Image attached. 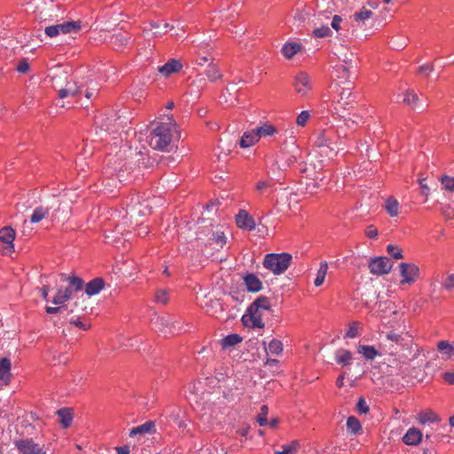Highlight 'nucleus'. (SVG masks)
I'll list each match as a JSON object with an SVG mask.
<instances>
[{
	"mask_svg": "<svg viewBox=\"0 0 454 454\" xmlns=\"http://www.w3.org/2000/svg\"><path fill=\"white\" fill-rule=\"evenodd\" d=\"M358 353L363 355L367 360H373L376 356H380V352L371 345H361L358 348Z\"/></svg>",
	"mask_w": 454,
	"mask_h": 454,
	"instance_id": "nucleus-31",
	"label": "nucleus"
},
{
	"mask_svg": "<svg viewBox=\"0 0 454 454\" xmlns=\"http://www.w3.org/2000/svg\"><path fill=\"white\" fill-rule=\"evenodd\" d=\"M336 362L342 365H348L352 360V354L347 349H339L335 355Z\"/></svg>",
	"mask_w": 454,
	"mask_h": 454,
	"instance_id": "nucleus-37",
	"label": "nucleus"
},
{
	"mask_svg": "<svg viewBox=\"0 0 454 454\" xmlns=\"http://www.w3.org/2000/svg\"><path fill=\"white\" fill-rule=\"evenodd\" d=\"M236 223L239 228L252 231L255 228L254 220L246 210H239L236 215Z\"/></svg>",
	"mask_w": 454,
	"mask_h": 454,
	"instance_id": "nucleus-15",
	"label": "nucleus"
},
{
	"mask_svg": "<svg viewBox=\"0 0 454 454\" xmlns=\"http://www.w3.org/2000/svg\"><path fill=\"white\" fill-rule=\"evenodd\" d=\"M69 323L72 324V325H75L76 326H78L79 328H81L83 331H86V330L89 329V326H87L84 323H82L80 320L79 317H77L76 318L71 317L69 319Z\"/></svg>",
	"mask_w": 454,
	"mask_h": 454,
	"instance_id": "nucleus-62",
	"label": "nucleus"
},
{
	"mask_svg": "<svg viewBox=\"0 0 454 454\" xmlns=\"http://www.w3.org/2000/svg\"><path fill=\"white\" fill-rule=\"evenodd\" d=\"M152 324L156 331L167 335L177 333L181 331L178 322L170 315H163L152 319Z\"/></svg>",
	"mask_w": 454,
	"mask_h": 454,
	"instance_id": "nucleus-7",
	"label": "nucleus"
},
{
	"mask_svg": "<svg viewBox=\"0 0 454 454\" xmlns=\"http://www.w3.org/2000/svg\"><path fill=\"white\" fill-rule=\"evenodd\" d=\"M434 70V66L430 64L422 65L419 67L418 72L419 74H423L426 76H428L430 73Z\"/></svg>",
	"mask_w": 454,
	"mask_h": 454,
	"instance_id": "nucleus-60",
	"label": "nucleus"
},
{
	"mask_svg": "<svg viewBox=\"0 0 454 454\" xmlns=\"http://www.w3.org/2000/svg\"><path fill=\"white\" fill-rule=\"evenodd\" d=\"M292 259V255L288 253L267 254L264 256L262 265L274 275H280L288 269Z\"/></svg>",
	"mask_w": 454,
	"mask_h": 454,
	"instance_id": "nucleus-4",
	"label": "nucleus"
},
{
	"mask_svg": "<svg viewBox=\"0 0 454 454\" xmlns=\"http://www.w3.org/2000/svg\"><path fill=\"white\" fill-rule=\"evenodd\" d=\"M301 45L297 43H286L282 47V53L287 59H292L300 50Z\"/></svg>",
	"mask_w": 454,
	"mask_h": 454,
	"instance_id": "nucleus-33",
	"label": "nucleus"
},
{
	"mask_svg": "<svg viewBox=\"0 0 454 454\" xmlns=\"http://www.w3.org/2000/svg\"><path fill=\"white\" fill-rule=\"evenodd\" d=\"M105 283L103 278H96L90 280L85 286V293L87 295L91 296L98 294L104 287Z\"/></svg>",
	"mask_w": 454,
	"mask_h": 454,
	"instance_id": "nucleus-23",
	"label": "nucleus"
},
{
	"mask_svg": "<svg viewBox=\"0 0 454 454\" xmlns=\"http://www.w3.org/2000/svg\"><path fill=\"white\" fill-rule=\"evenodd\" d=\"M368 268L372 275L381 276L391 271L393 262L386 256H376L370 260Z\"/></svg>",
	"mask_w": 454,
	"mask_h": 454,
	"instance_id": "nucleus-8",
	"label": "nucleus"
},
{
	"mask_svg": "<svg viewBox=\"0 0 454 454\" xmlns=\"http://www.w3.org/2000/svg\"><path fill=\"white\" fill-rule=\"evenodd\" d=\"M168 298V292L166 289H159L155 293V301L157 303L167 304Z\"/></svg>",
	"mask_w": 454,
	"mask_h": 454,
	"instance_id": "nucleus-50",
	"label": "nucleus"
},
{
	"mask_svg": "<svg viewBox=\"0 0 454 454\" xmlns=\"http://www.w3.org/2000/svg\"><path fill=\"white\" fill-rule=\"evenodd\" d=\"M442 287L447 292H452L454 290V273H448L441 280Z\"/></svg>",
	"mask_w": 454,
	"mask_h": 454,
	"instance_id": "nucleus-42",
	"label": "nucleus"
},
{
	"mask_svg": "<svg viewBox=\"0 0 454 454\" xmlns=\"http://www.w3.org/2000/svg\"><path fill=\"white\" fill-rule=\"evenodd\" d=\"M387 252L391 257H393L395 260H400L403 258V250L397 246L389 244L387 247Z\"/></svg>",
	"mask_w": 454,
	"mask_h": 454,
	"instance_id": "nucleus-45",
	"label": "nucleus"
},
{
	"mask_svg": "<svg viewBox=\"0 0 454 454\" xmlns=\"http://www.w3.org/2000/svg\"><path fill=\"white\" fill-rule=\"evenodd\" d=\"M21 454H46V451L32 439H22L14 442Z\"/></svg>",
	"mask_w": 454,
	"mask_h": 454,
	"instance_id": "nucleus-11",
	"label": "nucleus"
},
{
	"mask_svg": "<svg viewBox=\"0 0 454 454\" xmlns=\"http://www.w3.org/2000/svg\"><path fill=\"white\" fill-rule=\"evenodd\" d=\"M129 37L125 35L117 34V35H113L112 43L114 46L122 47L127 44V43L129 42Z\"/></svg>",
	"mask_w": 454,
	"mask_h": 454,
	"instance_id": "nucleus-48",
	"label": "nucleus"
},
{
	"mask_svg": "<svg viewBox=\"0 0 454 454\" xmlns=\"http://www.w3.org/2000/svg\"><path fill=\"white\" fill-rule=\"evenodd\" d=\"M29 65L26 59H22L17 66V71L21 74H25L28 71Z\"/></svg>",
	"mask_w": 454,
	"mask_h": 454,
	"instance_id": "nucleus-63",
	"label": "nucleus"
},
{
	"mask_svg": "<svg viewBox=\"0 0 454 454\" xmlns=\"http://www.w3.org/2000/svg\"><path fill=\"white\" fill-rule=\"evenodd\" d=\"M165 117L167 121H159L153 124L152 131L148 136V143L155 150L168 151L176 132V122L173 115H166Z\"/></svg>",
	"mask_w": 454,
	"mask_h": 454,
	"instance_id": "nucleus-1",
	"label": "nucleus"
},
{
	"mask_svg": "<svg viewBox=\"0 0 454 454\" xmlns=\"http://www.w3.org/2000/svg\"><path fill=\"white\" fill-rule=\"evenodd\" d=\"M96 123L101 131L112 134L122 129L128 123V118L120 115L118 113L111 112L107 114L98 116Z\"/></svg>",
	"mask_w": 454,
	"mask_h": 454,
	"instance_id": "nucleus-3",
	"label": "nucleus"
},
{
	"mask_svg": "<svg viewBox=\"0 0 454 454\" xmlns=\"http://www.w3.org/2000/svg\"><path fill=\"white\" fill-rule=\"evenodd\" d=\"M385 209L387 214L395 217L399 213V202L393 197H389L385 200Z\"/></svg>",
	"mask_w": 454,
	"mask_h": 454,
	"instance_id": "nucleus-34",
	"label": "nucleus"
},
{
	"mask_svg": "<svg viewBox=\"0 0 454 454\" xmlns=\"http://www.w3.org/2000/svg\"><path fill=\"white\" fill-rule=\"evenodd\" d=\"M297 161V158L294 155H289L286 160V162L282 166H278V168L282 170H286L287 168H290L294 163Z\"/></svg>",
	"mask_w": 454,
	"mask_h": 454,
	"instance_id": "nucleus-59",
	"label": "nucleus"
},
{
	"mask_svg": "<svg viewBox=\"0 0 454 454\" xmlns=\"http://www.w3.org/2000/svg\"><path fill=\"white\" fill-rule=\"evenodd\" d=\"M73 297V291L70 287L62 289L59 288L52 299V303L55 305H62L67 300Z\"/></svg>",
	"mask_w": 454,
	"mask_h": 454,
	"instance_id": "nucleus-25",
	"label": "nucleus"
},
{
	"mask_svg": "<svg viewBox=\"0 0 454 454\" xmlns=\"http://www.w3.org/2000/svg\"><path fill=\"white\" fill-rule=\"evenodd\" d=\"M81 93V89L74 81H67L63 88L58 90L59 98L63 99L68 97H76Z\"/></svg>",
	"mask_w": 454,
	"mask_h": 454,
	"instance_id": "nucleus-17",
	"label": "nucleus"
},
{
	"mask_svg": "<svg viewBox=\"0 0 454 454\" xmlns=\"http://www.w3.org/2000/svg\"><path fill=\"white\" fill-rule=\"evenodd\" d=\"M15 239V231L11 227H4L0 230V240L5 244L6 249L13 250V240Z\"/></svg>",
	"mask_w": 454,
	"mask_h": 454,
	"instance_id": "nucleus-20",
	"label": "nucleus"
},
{
	"mask_svg": "<svg viewBox=\"0 0 454 454\" xmlns=\"http://www.w3.org/2000/svg\"><path fill=\"white\" fill-rule=\"evenodd\" d=\"M310 114L309 111H302L296 119V123L299 126H304L308 121Z\"/></svg>",
	"mask_w": 454,
	"mask_h": 454,
	"instance_id": "nucleus-54",
	"label": "nucleus"
},
{
	"mask_svg": "<svg viewBox=\"0 0 454 454\" xmlns=\"http://www.w3.org/2000/svg\"><path fill=\"white\" fill-rule=\"evenodd\" d=\"M300 444L297 441H293L290 444L282 446V450H276L275 454H294L298 450Z\"/></svg>",
	"mask_w": 454,
	"mask_h": 454,
	"instance_id": "nucleus-43",
	"label": "nucleus"
},
{
	"mask_svg": "<svg viewBox=\"0 0 454 454\" xmlns=\"http://www.w3.org/2000/svg\"><path fill=\"white\" fill-rule=\"evenodd\" d=\"M365 235L369 239H376L378 237V230L374 226L370 225L365 230Z\"/></svg>",
	"mask_w": 454,
	"mask_h": 454,
	"instance_id": "nucleus-64",
	"label": "nucleus"
},
{
	"mask_svg": "<svg viewBox=\"0 0 454 454\" xmlns=\"http://www.w3.org/2000/svg\"><path fill=\"white\" fill-rule=\"evenodd\" d=\"M419 101V97L413 90H407L404 93L403 102L411 108H419L420 106Z\"/></svg>",
	"mask_w": 454,
	"mask_h": 454,
	"instance_id": "nucleus-35",
	"label": "nucleus"
},
{
	"mask_svg": "<svg viewBox=\"0 0 454 454\" xmlns=\"http://www.w3.org/2000/svg\"><path fill=\"white\" fill-rule=\"evenodd\" d=\"M356 408L359 412L366 414L369 411V406L367 405L365 400L363 397H360Z\"/></svg>",
	"mask_w": 454,
	"mask_h": 454,
	"instance_id": "nucleus-57",
	"label": "nucleus"
},
{
	"mask_svg": "<svg viewBox=\"0 0 454 454\" xmlns=\"http://www.w3.org/2000/svg\"><path fill=\"white\" fill-rule=\"evenodd\" d=\"M332 35L331 29L328 27V26H321L317 28H315L313 30V35L317 38H324L330 36Z\"/></svg>",
	"mask_w": 454,
	"mask_h": 454,
	"instance_id": "nucleus-49",
	"label": "nucleus"
},
{
	"mask_svg": "<svg viewBox=\"0 0 454 454\" xmlns=\"http://www.w3.org/2000/svg\"><path fill=\"white\" fill-rule=\"evenodd\" d=\"M358 121H361V117L359 115L356 114V115H354L353 118H351V117L344 118V124L348 128H353L354 126L357 125Z\"/></svg>",
	"mask_w": 454,
	"mask_h": 454,
	"instance_id": "nucleus-56",
	"label": "nucleus"
},
{
	"mask_svg": "<svg viewBox=\"0 0 454 454\" xmlns=\"http://www.w3.org/2000/svg\"><path fill=\"white\" fill-rule=\"evenodd\" d=\"M241 341L242 338L236 333L230 334L221 340L223 348H229L234 347L235 345Z\"/></svg>",
	"mask_w": 454,
	"mask_h": 454,
	"instance_id": "nucleus-39",
	"label": "nucleus"
},
{
	"mask_svg": "<svg viewBox=\"0 0 454 454\" xmlns=\"http://www.w3.org/2000/svg\"><path fill=\"white\" fill-rule=\"evenodd\" d=\"M155 431V424L153 421H147L143 425L133 427L129 433L130 436H135L137 434H143L147 433H153Z\"/></svg>",
	"mask_w": 454,
	"mask_h": 454,
	"instance_id": "nucleus-28",
	"label": "nucleus"
},
{
	"mask_svg": "<svg viewBox=\"0 0 454 454\" xmlns=\"http://www.w3.org/2000/svg\"><path fill=\"white\" fill-rule=\"evenodd\" d=\"M65 279L68 282L70 288H73L74 291H81L83 287V281L78 277L73 276L65 278Z\"/></svg>",
	"mask_w": 454,
	"mask_h": 454,
	"instance_id": "nucleus-44",
	"label": "nucleus"
},
{
	"mask_svg": "<svg viewBox=\"0 0 454 454\" xmlns=\"http://www.w3.org/2000/svg\"><path fill=\"white\" fill-rule=\"evenodd\" d=\"M399 269L400 275L402 277V280L400 282L401 285H411L419 277V269L414 263L401 262L399 264Z\"/></svg>",
	"mask_w": 454,
	"mask_h": 454,
	"instance_id": "nucleus-10",
	"label": "nucleus"
},
{
	"mask_svg": "<svg viewBox=\"0 0 454 454\" xmlns=\"http://www.w3.org/2000/svg\"><path fill=\"white\" fill-rule=\"evenodd\" d=\"M343 20L340 16L339 15H334L333 17V20H332V22H331V26L335 30V31H339L340 28H341V26L340 24L342 23Z\"/></svg>",
	"mask_w": 454,
	"mask_h": 454,
	"instance_id": "nucleus-58",
	"label": "nucleus"
},
{
	"mask_svg": "<svg viewBox=\"0 0 454 454\" xmlns=\"http://www.w3.org/2000/svg\"><path fill=\"white\" fill-rule=\"evenodd\" d=\"M199 229L198 239L206 240L207 244L214 249L223 248L226 244V236L218 227L214 229L212 226H202Z\"/></svg>",
	"mask_w": 454,
	"mask_h": 454,
	"instance_id": "nucleus-5",
	"label": "nucleus"
},
{
	"mask_svg": "<svg viewBox=\"0 0 454 454\" xmlns=\"http://www.w3.org/2000/svg\"><path fill=\"white\" fill-rule=\"evenodd\" d=\"M436 419V415L433 412H424L419 414V420L421 424H425L427 422L434 421Z\"/></svg>",
	"mask_w": 454,
	"mask_h": 454,
	"instance_id": "nucleus-53",
	"label": "nucleus"
},
{
	"mask_svg": "<svg viewBox=\"0 0 454 454\" xmlns=\"http://www.w3.org/2000/svg\"><path fill=\"white\" fill-rule=\"evenodd\" d=\"M351 90L352 89L350 87L341 88L339 93L340 99L338 100L337 105L340 106L342 108H346L354 101L355 96Z\"/></svg>",
	"mask_w": 454,
	"mask_h": 454,
	"instance_id": "nucleus-22",
	"label": "nucleus"
},
{
	"mask_svg": "<svg viewBox=\"0 0 454 454\" xmlns=\"http://www.w3.org/2000/svg\"><path fill=\"white\" fill-rule=\"evenodd\" d=\"M81 28L82 22L80 20H65L61 23L46 27L44 33L47 36L52 38L59 35L77 34Z\"/></svg>",
	"mask_w": 454,
	"mask_h": 454,
	"instance_id": "nucleus-6",
	"label": "nucleus"
},
{
	"mask_svg": "<svg viewBox=\"0 0 454 454\" xmlns=\"http://www.w3.org/2000/svg\"><path fill=\"white\" fill-rule=\"evenodd\" d=\"M243 281L248 292L258 293L262 289V281L254 273H247L244 275Z\"/></svg>",
	"mask_w": 454,
	"mask_h": 454,
	"instance_id": "nucleus-16",
	"label": "nucleus"
},
{
	"mask_svg": "<svg viewBox=\"0 0 454 454\" xmlns=\"http://www.w3.org/2000/svg\"><path fill=\"white\" fill-rule=\"evenodd\" d=\"M194 47L196 48L194 54L196 57V64L203 66L210 60H214V58L210 54V51L213 50V45L209 41H193Z\"/></svg>",
	"mask_w": 454,
	"mask_h": 454,
	"instance_id": "nucleus-9",
	"label": "nucleus"
},
{
	"mask_svg": "<svg viewBox=\"0 0 454 454\" xmlns=\"http://www.w3.org/2000/svg\"><path fill=\"white\" fill-rule=\"evenodd\" d=\"M347 428L349 433L356 434L361 431V424L356 417L350 416L347 419Z\"/></svg>",
	"mask_w": 454,
	"mask_h": 454,
	"instance_id": "nucleus-41",
	"label": "nucleus"
},
{
	"mask_svg": "<svg viewBox=\"0 0 454 454\" xmlns=\"http://www.w3.org/2000/svg\"><path fill=\"white\" fill-rule=\"evenodd\" d=\"M441 183L446 191L454 192V177L443 176L441 177Z\"/></svg>",
	"mask_w": 454,
	"mask_h": 454,
	"instance_id": "nucleus-51",
	"label": "nucleus"
},
{
	"mask_svg": "<svg viewBox=\"0 0 454 454\" xmlns=\"http://www.w3.org/2000/svg\"><path fill=\"white\" fill-rule=\"evenodd\" d=\"M58 416L60 418V423L67 428L72 423V414L67 409H60L57 411Z\"/></svg>",
	"mask_w": 454,
	"mask_h": 454,
	"instance_id": "nucleus-40",
	"label": "nucleus"
},
{
	"mask_svg": "<svg viewBox=\"0 0 454 454\" xmlns=\"http://www.w3.org/2000/svg\"><path fill=\"white\" fill-rule=\"evenodd\" d=\"M258 141H259V138H258L257 133H256L255 129H254L247 131L243 134V136L241 137V138L239 140V145L242 148H247V147L254 145Z\"/></svg>",
	"mask_w": 454,
	"mask_h": 454,
	"instance_id": "nucleus-24",
	"label": "nucleus"
},
{
	"mask_svg": "<svg viewBox=\"0 0 454 454\" xmlns=\"http://www.w3.org/2000/svg\"><path fill=\"white\" fill-rule=\"evenodd\" d=\"M11 361L4 357L0 360V386L9 384L11 379Z\"/></svg>",
	"mask_w": 454,
	"mask_h": 454,
	"instance_id": "nucleus-18",
	"label": "nucleus"
},
{
	"mask_svg": "<svg viewBox=\"0 0 454 454\" xmlns=\"http://www.w3.org/2000/svg\"><path fill=\"white\" fill-rule=\"evenodd\" d=\"M263 346H264V349L267 351V352H270L271 354L273 355H280L282 352H283V343L278 340H272L268 347L266 346V342L263 341Z\"/></svg>",
	"mask_w": 454,
	"mask_h": 454,
	"instance_id": "nucleus-36",
	"label": "nucleus"
},
{
	"mask_svg": "<svg viewBox=\"0 0 454 454\" xmlns=\"http://www.w3.org/2000/svg\"><path fill=\"white\" fill-rule=\"evenodd\" d=\"M268 411H269V408H268L267 405H262L261 407V411L258 414L257 419H256V420H257V422L259 423L260 426L267 425V423H268V419H267Z\"/></svg>",
	"mask_w": 454,
	"mask_h": 454,
	"instance_id": "nucleus-52",
	"label": "nucleus"
},
{
	"mask_svg": "<svg viewBox=\"0 0 454 454\" xmlns=\"http://www.w3.org/2000/svg\"><path fill=\"white\" fill-rule=\"evenodd\" d=\"M294 89L297 93L306 96L311 90L310 78L306 73H299L294 78Z\"/></svg>",
	"mask_w": 454,
	"mask_h": 454,
	"instance_id": "nucleus-12",
	"label": "nucleus"
},
{
	"mask_svg": "<svg viewBox=\"0 0 454 454\" xmlns=\"http://www.w3.org/2000/svg\"><path fill=\"white\" fill-rule=\"evenodd\" d=\"M437 348L446 359L454 360V346L450 344L447 340H441L437 344Z\"/></svg>",
	"mask_w": 454,
	"mask_h": 454,
	"instance_id": "nucleus-29",
	"label": "nucleus"
},
{
	"mask_svg": "<svg viewBox=\"0 0 454 454\" xmlns=\"http://www.w3.org/2000/svg\"><path fill=\"white\" fill-rule=\"evenodd\" d=\"M254 129L259 139L262 137H270L277 133V129L268 122L263 123L262 126L257 127Z\"/></svg>",
	"mask_w": 454,
	"mask_h": 454,
	"instance_id": "nucleus-32",
	"label": "nucleus"
},
{
	"mask_svg": "<svg viewBox=\"0 0 454 454\" xmlns=\"http://www.w3.org/2000/svg\"><path fill=\"white\" fill-rule=\"evenodd\" d=\"M422 433L420 430L411 427L403 437V441L407 445H417L421 442Z\"/></svg>",
	"mask_w": 454,
	"mask_h": 454,
	"instance_id": "nucleus-21",
	"label": "nucleus"
},
{
	"mask_svg": "<svg viewBox=\"0 0 454 454\" xmlns=\"http://www.w3.org/2000/svg\"><path fill=\"white\" fill-rule=\"evenodd\" d=\"M270 309V299L266 296L257 297L248 307L247 314L242 317L244 325L251 328H263L262 315Z\"/></svg>",
	"mask_w": 454,
	"mask_h": 454,
	"instance_id": "nucleus-2",
	"label": "nucleus"
},
{
	"mask_svg": "<svg viewBox=\"0 0 454 454\" xmlns=\"http://www.w3.org/2000/svg\"><path fill=\"white\" fill-rule=\"evenodd\" d=\"M360 324L356 321L352 322L349 325V327L348 331L346 332L345 338L348 339H354L359 335L358 329H359Z\"/></svg>",
	"mask_w": 454,
	"mask_h": 454,
	"instance_id": "nucleus-47",
	"label": "nucleus"
},
{
	"mask_svg": "<svg viewBox=\"0 0 454 454\" xmlns=\"http://www.w3.org/2000/svg\"><path fill=\"white\" fill-rule=\"evenodd\" d=\"M334 12V4L332 0H317L316 4V13L315 16L318 20L324 16L325 19H329Z\"/></svg>",
	"mask_w": 454,
	"mask_h": 454,
	"instance_id": "nucleus-13",
	"label": "nucleus"
},
{
	"mask_svg": "<svg viewBox=\"0 0 454 454\" xmlns=\"http://www.w3.org/2000/svg\"><path fill=\"white\" fill-rule=\"evenodd\" d=\"M207 63V67L205 70V74L207 79L213 82L221 79L223 74L220 73L218 66L214 63V60H210Z\"/></svg>",
	"mask_w": 454,
	"mask_h": 454,
	"instance_id": "nucleus-26",
	"label": "nucleus"
},
{
	"mask_svg": "<svg viewBox=\"0 0 454 454\" xmlns=\"http://www.w3.org/2000/svg\"><path fill=\"white\" fill-rule=\"evenodd\" d=\"M387 340L395 342L396 344H401L403 340L402 335L395 333L394 332L387 333L386 335Z\"/></svg>",
	"mask_w": 454,
	"mask_h": 454,
	"instance_id": "nucleus-55",
	"label": "nucleus"
},
{
	"mask_svg": "<svg viewBox=\"0 0 454 454\" xmlns=\"http://www.w3.org/2000/svg\"><path fill=\"white\" fill-rule=\"evenodd\" d=\"M373 15V12L371 10L363 7L358 12H356L352 15V19L355 22L357 23L358 26L365 24V22L370 20Z\"/></svg>",
	"mask_w": 454,
	"mask_h": 454,
	"instance_id": "nucleus-27",
	"label": "nucleus"
},
{
	"mask_svg": "<svg viewBox=\"0 0 454 454\" xmlns=\"http://www.w3.org/2000/svg\"><path fill=\"white\" fill-rule=\"evenodd\" d=\"M315 144L318 148H320L321 154H324L327 157H331L333 154H336L329 137L325 132H322L317 136Z\"/></svg>",
	"mask_w": 454,
	"mask_h": 454,
	"instance_id": "nucleus-14",
	"label": "nucleus"
},
{
	"mask_svg": "<svg viewBox=\"0 0 454 454\" xmlns=\"http://www.w3.org/2000/svg\"><path fill=\"white\" fill-rule=\"evenodd\" d=\"M182 67H183V65H182V63L179 60L175 59H171L166 64H164L163 66L160 67L158 68V71L162 75L168 76L171 74L176 73L179 70H181Z\"/></svg>",
	"mask_w": 454,
	"mask_h": 454,
	"instance_id": "nucleus-19",
	"label": "nucleus"
},
{
	"mask_svg": "<svg viewBox=\"0 0 454 454\" xmlns=\"http://www.w3.org/2000/svg\"><path fill=\"white\" fill-rule=\"evenodd\" d=\"M160 28H161V27L160 24H158L156 22H152L150 24V27L145 28L144 32L147 35H152L158 36V35H161L162 34L166 33V30L161 31Z\"/></svg>",
	"mask_w": 454,
	"mask_h": 454,
	"instance_id": "nucleus-46",
	"label": "nucleus"
},
{
	"mask_svg": "<svg viewBox=\"0 0 454 454\" xmlns=\"http://www.w3.org/2000/svg\"><path fill=\"white\" fill-rule=\"evenodd\" d=\"M50 208L44 206H39L34 209V212L30 217L32 223H37L48 215Z\"/></svg>",
	"mask_w": 454,
	"mask_h": 454,
	"instance_id": "nucleus-30",
	"label": "nucleus"
},
{
	"mask_svg": "<svg viewBox=\"0 0 454 454\" xmlns=\"http://www.w3.org/2000/svg\"><path fill=\"white\" fill-rule=\"evenodd\" d=\"M327 270H328L327 262H321L319 264V269L317 270V277L314 280V285L316 286H320L324 283Z\"/></svg>",
	"mask_w": 454,
	"mask_h": 454,
	"instance_id": "nucleus-38",
	"label": "nucleus"
},
{
	"mask_svg": "<svg viewBox=\"0 0 454 454\" xmlns=\"http://www.w3.org/2000/svg\"><path fill=\"white\" fill-rule=\"evenodd\" d=\"M409 376L411 378H413V379H416L418 380L419 381L422 380H423V377H424V374L421 371V369H417V368H413L410 372H409Z\"/></svg>",
	"mask_w": 454,
	"mask_h": 454,
	"instance_id": "nucleus-61",
	"label": "nucleus"
}]
</instances>
